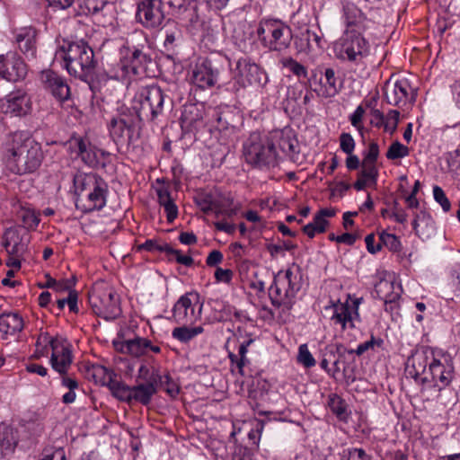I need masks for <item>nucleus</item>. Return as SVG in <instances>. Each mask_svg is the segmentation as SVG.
<instances>
[{"mask_svg":"<svg viewBox=\"0 0 460 460\" xmlns=\"http://www.w3.org/2000/svg\"><path fill=\"white\" fill-rule=\"evenodd\" d=\"M346 29L342 36L333 44V53L337 59L352 65H361L370 55L371 46L363 36L367 29L364 13L354 4L344 6Z\"/></svg>","mask_w":460,"mask_h":460,"instance_id":"f257e3e1","label":"nucleus"},{"mask_svg":"<svg viewBox=\"0 0 460 460\" xmlns=\"http://www.w3.org/2000/svg\"><path fill=\"white\" fill-rule=\"evenodd\" d=\"M3 152L10 171L20 175L37 171L44 158L40 144L25 131L6 136Z\"/></svg>","mask_w":460,"mask_h":460,"instance_id":"f03ea898","label":"nucleus"},{"mask_svg":"<svg viewBox=\"0 0 460 460\" xmlns=\"http://www.w3.org/2000/svg\"><path fill=\"white\" fill-rule=\"evenodd\" d=\"M63 58L67 72L83 81H87L92 75L94 66L93 49L84 40L64 41L56 53Z\"/></svg>","mask_w":460,"mask_h":460,"instance_id":"7ed1b4c3","label":"nucleus"},{"mask_svg":"<svg viewBox=\"0 0 460 460\" xmlns=\"http://www.w3.org/2000/svg\"><path fill=\"white\" fill-rule=\"evenodd\" d=\"M243 155L247 164L268 169L277 164L278 152L269 137L252 132L243 144Z\"/></svg>","mask_w":460,"mask_h":460,"instance_id":"20e7f679","label":"nucleus"},{"mask_svg":"<svg viewBox=\"0 0 460 460\" xmlns=\"http://www.w3.org/2000/svg\"><path fill=\"white\" fill-rule=\"evenodd\" d=\"M300 288L301 274L297 267L279 271L270 288V297L272 305L290 309Z\"/></svg>","mask_w":460,"mask_h":460,"instance_id":"39448f33","label":"nucleus"},{"mask_svg":"<svg viewBox=\"0 0 460 460\" xmlns=\"http://www.w3.org/2000/svg\"><path fill=\"white\" fill-rule=\"evenodd\" d=\"M257 36L263 48L273 52H284L291 44L292 31L277 19H264L259 22Z\"/></svg>","mask_w":460,"mask_h":460,"instance_id":"423d86ee","label":"nucleus"},{"mask_svg":"<svg viewBox=\"0 0 460 460\" xmlns=\"http://www.w3.org/2000/svg\"><path fill=\"white\" fill-rule=\"evenodd\" d=\"M359 300L356 299L351 304L345 302H332L324 307L325 314L329 317L332 326H340L342 331L355 328V322L359 319Z\"/></svg>","mask_w":460,"mask_h":460,"instance_id":"0eeeda50","label":"nucleus"},{"mask_svg":"<svg viewBox=\"0 0 460 460\" xmlns=\"http://www.w3.org/2000/svg\"><path fill=\"white\" fill-rule=\"evenodd\" d=\"M164 93L159 86L144 89L135 101L134 109L140 119H154L163 111Z\"/></svg>","mask_w":460,"mask_h":460,"instance_id":"6e6552de","label":"nucleus"},{"mask_svg":"<svg viewBox=\"0 0 460 460\" xmlns=\"http://www.w3.org/2000/svg\"><path fill=\"white\" fill-rule=\"evenodd\" d=\"M429 372L434 387L442 391L450 385L454 379L455 367L450 354L444 351L432 352V360L429 363Z\"/></svg>","mask_w":460,"mask_h":460,"instance_id":"1a4fd4ad","label":"nucleus"},{"mask_svg":"<svg viewBox=\"0 0 460 460\" xmlns=\"http://www.w3.org/2000/svg\"><path fill=\"white\" fill-rule=\"evenodd\" d=\"M203 304L197 293L181 296L172 308V319L179 324H192L200 319Z\"/></svg>","mask_w":460,"mask_h":460,"instance_id":"9d476101","label":"nucleus"},{"mask_svg":"<svg viewBox=\"0 0 460 460\" xmlns=\"http://www.w3.org/2000/svg\"><path fill=\"white\" fill-rule=\"evenodd\" d=\"M234 78L242 87H264L269 81L266 72L247 58H240L236 62Z\"/></svg>","mask_w":460,"mask_h":460,"instance_id":"9b49d317","label":"nucleus"},{"mask_svg":"<svg viewBox=\"0 0 460 460\" xmlns=\"http://www.w3.org/2000/svg\"><path fill=\"white\" fill-rule=\"evenodd\" d=\"M68 148L72 154H75L82 161L91 167H105L109 154L93 146L87 140L82 137H73L68 142Z\"/></svg>","mask_w":460,"mask_h":460,"instance_id":"f8f14e48","label":"nucleus"},{"mask_svg":"<svg viewBox=\"0 0 460 460\" xmlns=\"http://www.w3.org/2000/svg\"><path fill=\"white\" fill-rule=\"evenodd\" d=\"M121 79L126 84L137 74L139 66L146 62V56L137 48L123 45L119 49Z\"/></svg>","mask_w":460,"mask_h":460,"instance_id":"ddd939ff","label":"nucleus"},{"mask_svg":"<svg viewBox=\"0 0 460 460\" xmlns=\"http://www.w3.org/2000/svg\"><path fill=\"white\" fill-rule=\"evenodd\" d=\"M28 68L22 58L15 53L0 55V75L10 82L23 80Z\"/></svg>","mask_w":460,"mask_h":460,"instance_id":"4468645a","label":"nucleus"},{"mask_svg":"<svg viewBox=\"0 0 460 460\" xmlns=\"http://www.w3.org/2000/svg\"><path fill=\"white\" fill-rule=\"evenodd\" d=\"M162 0H142L137 6V17L146 28L160 26L164 19Z\"/></svg>","mask_w":460,"mask_h":460,"instance_id":"2eb2a0df","label":"nucleus"},{"mask_svg":"<svg viewBox=\"0 0 460 460\" xmlns=\"http://www.w3.org/2000/svg\"><path fill=\"white\" fill-rule=\"evenodd\" d=\"M218 71L208 59L199 61L193 67L190 75V82L200 89H208L214 86L217 81Z\"/></svg>","mask_w":460,"mask_h":460,"instance_id":"dca6fc26","label":"nucleus"},{"mask_svg":"<svg viewBox=\"0 0 460 460\" xmlns=\"http://www.w3.org/2000/svg\"><path fill=\"white\" fill-rule=\"evenodd\" d=\"M40 81L45 90L49 92L58 102H65L70 97V88L64 77L52 70L41 72Z\"/></svg>","mask_w":460,"mask_h":460,"instance_id":"f3484780","label":"nucleus"},{"mask_svg":"<svg viewBox=\"0 0 460 460\" xmlns=\"http://www.w3.org/2000/svg\"><path fill=\"white\" fill-rule=\"evenodd\" d=\"M72 361V352L66 341L60 339L59 341H55L50 358L52 368L59 373L62 377L66 376V374L71 367Z\"/></svg>","mask_w":460,"mask_h":460,"instance_id":"a211bd4d","label":"nucleus"},{"mask_svg":"<svg viewBox=\"0 0 460 460\" xmlns=\"http://www.w3.org/2000/svg\"><path fill=\"white\" fill-rule=\"evenodd\" d=\"M411 91V87L408 79L389 80L385 84V96L389 104L402 106L408 102Z\"/></svg>","mask_w":460,"mask_h":460,"instance_id":"6ab92c4d","label":"nucleus"},{"mask_svg":"<svg viewBox=\"0 0 460 460\" xmlns=\"http://www.w3.org/2000/svg\"><path fill=\"white\" fill-rule=\"evenodd\" d=\"M158 383H163V378L158 372L154 371L146 384H140L128 390V398L147 405L157 392Z\"/></svg>","mask_w":460,"mask_h":460,"instance_id":"aec40b11","label":"nucleus"},{"mask_svg":"<svg viewBox=\"0 0 460 460\" xmlns=\"http://www.w3.org/2000/svg\"><path fill=\"white\" fill-rule=\"evenodd\" d=\"M31 110V97L22 89L10 93L6 96L5 112L15 116H23Z\"/></svg>","mask_w":460,"mask_h":460,"instance_id":"412c9836","label":"nucleus"},{"mask_svg":"<svg viewBox=\"0 0 460 460\" xmlns=\"http://www.w3.org/2000/svg\"><path fill=\"white\" fill-rule=\"evenodd\" d=\"M101 286L98 284L94 288L93 294L91 297L93 300V307L95 314L103 318L105 321H113L115 318L113 309L115 307L112 302L113 292L111 290L107 294L100 293Z\"/></svg>","mask_w":460,"mask_h":460,"instance_id":"4be33fe9","label":"nucleus"},{"mask_svg":"<svg viewBox=\"0 0 460 460\" xmlns=\"http://www.w3.org/2000/svg\"><path fill=\"white\" fill-rule=\"evenodd\" d=\"M269 138L273 141L274 146L288 156H293L298 153V142L290 128L273 131Z\"/></svg>","mask_w":460,"mask_h":460,"instance_id":"5701e85b","label":"nucleus"},{"mask_svg":"<svg viewBox=\"0 0 460 460\" xmlns=\"http://www.w3.org/2000/svg\"><path fill=\"white\" fill-rule=\"evenodd\" d=\"M105 204L104 190L96 183V189L86 193H82L80 198H75V206L84 212H91L102 208Z\"/></svg>","mask_w":460,"mask_h":460,"instance_id":"b1692460","label":"nucleus"},{"mask_svg":"<svg viewBox=\"0 0 460 460\" xmlns=\"http://www.w3.org/2000/svg\"><path fill=\"white\" fill-rule=\"evenodd\" d=\"M36 36V30L32 27L20 28L15 31V40L19 49L27 57H35Z\"/></svg>","mask_w":460,"mask_h":460,"instance_id":"393cba45","label":"nucleus"},{"mask_svg":"<svg viewBox=\"0 0 460 460\" xmlns=\"http://www.w3.org/2000/svg\"><path fill=\"white\" fill-rule=\"evenodd\" d=\"M113 371L102 365H93L87 369V377L93 379L95 384L107 385L112 396L115 397V382Z\"/></svg>","mask_w":460,"mask_h":460,"instance_id":"a878e982","label":"nucleus"},{"mask_svg":"<svg viewBox=\"0 0 460 460\" xmlns=\"http://www.w3.org/2000/svg\"><path fill=\"white\" fill-rule=\"evenodd\" d=\"M23 329V320L14 313L0 315V338L6 340L8 336H13Z\"/></svg>","mask_w":460,"mask_h":460,"instance_id":"bb28decb","label":"nucleus"},{"mask_svg":"<svg viewBox=\"0 0 460 460\" xmlns=\"http://www.w3.org/2000/svg\"><path fill=\"white\" fill-rule=\"evenodd\" d=\"M149 345L150 341L140 337H135L125 341L117 340V350L133 357L142 356Z\"/></svg>","mask_w":460,"mask_h":460,"instance_id":"cd10ccee","label":"nucleus"},{"mask_svg":"<svg viewBox=\"0 0 460 460\" xmlns=\"http://www.w3.org/2000/svg\"><path fill=\"white\" fill-rule=\"evenodd\" d=\"M3 244L9 256L21 257L27 249L22 238L13 229L5 231Z\"/></svg>","mask_w":460,"mask_h":460,"instance_id":"c85d7f7f","label":"nucleus"},{"mask_svg":"<svg viewBox=\"0 0 460 460\" xmlns=\"http://www.w3.org/2000/svg\"><path fill=\"white\" fill-rule=\"evenodd\" d=\"M394 289V283L392 281L382 279L376 285V292L377 296L384 300L385 310H388V305L391 310L394 308V304L399 299L400 295L397 292H390Z\"/></svg>","mask_w":460,"mask_h":460,"instance_id":"c756f323","label":"nucleus"},{"mask_svg":"<svg viewBox=\"0 0 460 460\" xmlns=\"http://www.w3.org/2000/svg\"><path fill=\"white\" fill-rule=\"evenodd\" d=\"M97 178L92 173H77L74 177V187L76 198H80L82 193L96 189Z\"/></svg>","mask_w":460,"mask_h":460,"instance_id":"7c9ffc66","label":"nucleus"},{"mask_svg":"<svg viewBox=\"0 0 460 460\" xmlns=\"http://www.w3.org/2000/svg\"><path fill=\"white\" fill-rule=\"evenodd\" d=\"M16 431L9 426L0 427V449L3 452H13L17 445Z\"/></svg>","mask_w":460,"mask_h":460,"instance_id":"2f4dec72","label":"nucleus"},{"mask_svg":"<svg viewBox=\"0 0 460 460\" xmlns=\"http://www.w3.org/2000/svg\"><path fill=\"white\" fill-rule=\"evenodd\" d=\"M183 324L181 327L174 328L172 332V338L181 342L187 343L204 332V328L201 325L195 327Z\"/></svg>","mask_w":460,"mask_h":460,"instance_id":"473e14b6","label":"nucleus"},{"mask_svg":"<svg viewBox=\"0 0 460 460\" xmlns=\"http://www.w3.org/2000/svg\"><path fill=\"white\" fill-rule=\"evenodd\" d=\"M17 217L22 220L23 227L28 230L35 229L39 223V214L31 208L22 207L17 212Z\"/></svg>","mask_w":460,"mask_h":460,"instance_id":"72a5a7b5","label":"nucleus"},{"mask_svg":"<svg viewBox=\"0 0 460 460\" xmlns=\"http://www.w3.org/2000/svg\"><path fill=\"white\" fill-rule=\"evenodd\" d=\"M59 338H52L47 332L40 333L36 341L35 355L37 358L44 357L48 354L49 347L53 351L55 341H59Z\"/></svg>","mask_w":460,"mask_h":460,"instance_id":"f704fd0d","label":"nucleus"},{"mask_svg":"<svg viewBox=\"0 0 460 460\" xmlns=\"http://www.w3.org/2000/svg\"><path fill=\"white\" fill-rule=\"evenodd\" d=\"M321 41L320 36L309 28L302 31L299 37V43L297 48L299 51L309 50L313 48V43L319 45Z\"/></svg>","mask_w":460,"mask_h":460,"instance_id":"c9c22d12","label":"nucleus"},{"mask_svg":"<svg viewBox=\"0 0 460 460\" xmlns=\"http://www.w3.org/2000/svg\"><path fill=\"white\" fill-rule=\"evenodd\" d=\"M279 63L283 67L288 69L294 75L298 78H306L308 75L307 69L305 66L298 63L296 59L290 57L282 58Z\"/></svg>","mask_w":460,"mask_h":460,"instance_id":"e433bc0d","label":"nucleus"},{"mask_svg":"<svg viewBox=\"0 0 460 460\" xmlns=\"http://www.w3.org/2000/svg\"><path fill=\"white\" fill-rule=\"evenodd\" d=\"M378 168L376 164L362 162L361 163V170L358 175L370 183L373 187H375L377 183L378 178Z\"/></svg>","mask_w":460,"mask_h":460,"instance_id":"4c0bfd02","label":"nucleus"},{"mask_svg":"<svg viewBox=\"0 0 460 460\" xmlns=\"http://www.w3.org/2000/svg\"><path fill=\"white\" fill-rule=\"evenodd\" d=\"M324 77L326 80L325 83V93H323L324 97H332L335 96L340 88L337 86V78L336 73L333 68H326L324 71Z\"/></svg>","mask_w":460,"mask_h":460,"instance_id":"58836bf2","label":"nucleus"},{"mask_svg":"<svg viewBox=\"0 0 460 460\" xmlns=\"http://www.w3.org/2000/svg\"><path fill=\"white\" fill-rule=\"evenodd\" d=\"M162 249L170 260H174L178 263L187 267H190L193 264V259L190 256L181 254L179 250L173 249L168 243H164V247Z\"/></svg>","mask_w":460,"mask_h":460,"instance_id":"ea45409f","label":"nucleus"},{"mask_svg":"<svg viewBox=\"0 0 460 460\" xmlns=\"http://www.w3.org/2000/svg\"><path fill=\"white\" fill-rule=\"evenodd\" d=\"M181 39V31L176 24H173L172 28L165 30L164 48L166 50H172L176 45V42Z\"/></svg>","mask_w":460,"mask_h":460,"instance_id":"a19ab883","label":"nucleus"},{"mask_svg":"<svg viewBox=\"0 0 460 460\" xmlns=\"http://www.w3.org/2000/svg\"><path fill=\"white\" fill-rule=\"evenodd\" d=\"M409 155V148L399 141H394L386 152L388 160H396Z\"/></svg>","mask_w":460,"mask_h":460,"instance_id":"79ce46f5","label":"nucleus"},{"mask_svg":"<svg viewBox=\"0 0 460 460\" xmlns=\"http://www.w3.org/2000/svg\"><path fill=\"white\" fill-rule=\"evenodd\" d=\"M329 407L331 411L339 418L346 417V404L344 401L337 394H332L329 398Z\"/></svg>","mask_w":460,"mask_h":460,"instance_id":"37998d69","label":"nucleus"},{"mask_svg":"<svg viewBox=\"0 0 460 460\" xmlns=\"http://www.w3.org/2000/svg\"><path fill=\"white\" fill-rule=\"evenodd\" d=\"M62 385L68 388V392L63 395L62 401L64 403H72L75 400V389L78 387V383L71 376H63Z\"/></svg>","mask_w":460,"mask_h":460,"instance_id":"c03bdc74","label":"nucleus"},{"mask_svg":"<svg viewBox=\"0 0 460 460\" xmlns=\"http://www.w3.org/2000/svg\"><path fill=\"white\" fill-rule=\"evenodd\" d=\"M381 246L387 247L390 251L397 252L401 249V242L398 237L393 234L385 232L381 233L379 236Z\"/></svg>","mask_w":460,"mask_h":460,"instance_id":"a18cd8bd","label":"nucleus"},{"mask_svg":"<svg viewBox=\"0 0 460 460\" xmlns=\"http://www.w3.org/2000/svg\"><path fill=\"white\" fill-rule=\"evenodd\" d=\"M297 361L305 367H312L315 365V359L309 351L306 344H301L299 346Z\"/></svg>","mask_w":460,"mask_h":460,"instance_id":"49530a36","label":"nucleus"},{"mask_svg":"<svg viewBox=\"0 0 460 460\" xmlns=\"http://www.w3.org/2000/svg\"><path fill=\"white\" fill-rule=\"evenodd\" d=\"M253 341H254L253 339H248V340L243 341L239 346L238 371L241 375H243V367L246 365V363H248V359L246 358V354L248 352V348L252 343H253Z\"/></svg>","mask_w":460,"mask_h":460,"instance_id":"de8ad7c7","label":"nucleus"},{"mask_svg":"<svg viewBox=\"0 0 460 460\" xmlns=\"http://www.w3.org/2000/svg\"><path fill=\"white\" fill-rule=\"evenodd\" d=\"M234 116L230 112H223L217 118V128L219 130H229L234 132L236 126L234 124Z\"/></svg>","mask_w":460,"mask_h":460,"instance_id":"09e8293b","label":"nucleus"},{"mask_svg":"<svg viewBox=\"0 0 460 460\" xmlns=\"http://www.w3.org/2000/svg\"><path fill=\"white\" fill-rule=\"evenodd\" d=\"M400 112L396 110H391L385 115V122L384 128L386 132L393 134L399 122Z\"/></svg>","mask_w":460,"mask_h":460,"instance_id":"8fccbe9b","label":"nucleus"},{"mask_svg":"<svg viewBox=\"0 0 460 460\" xmlns=\"http://www.w3.org/2000/svg\"><path fill=\"white\" fill-rule=\"evenodd\" d=\"M379 156V146L376 142L371 141L366 151L363 153L362 162L376 164Z\"/></svg>","mask_w":460,"mask_h":460,"instance_id":"3c124183","label":"nucleus"},{"mask_svg":"<svg viewBox=\"0 0 460 460\" xmlns=\"http://www.w3.org/2000/svg\"><path fill=\"white\" fill-rule=\"evenodd\" d=\"M182 22L186 24L195 26V24L199 21V15L197 13V9L194 5L190 4L184 11L181 13V16H178Z\"/></svg>","mask_w":460,"mask_h":460,"instance_id":"603ef678","label":"nucleus"},{"mask_svg":"<svg viewBox=\"0 0 460 460\" xmlns=\"http://www.w3.org/2000/svg\"><path fill=\"white\" fill-rule=\"evenodd\" d=\"M162 3L167 4L177 17L190 4L187 0H162Z\"/></svg>","mask_w":460,"mask_h":460,"instance_id":"864d4df0","label":"nucleus"},{"mask_svg":"<svg viewBox=\"0 0 460 460\" xmlns=\"http://www.w3.org/2000/svg\"><path fill=\"white\" fill-rule=\"evenodd\" d=\"M342 460H371V457L362 448H349L344 451Z\"/></svg>","mask_w":460,"mask_h":460,"instance_id":"5fc2aeb1","label":"nucleus"},{"mask_svg":"<svg viewBox=\"0 0 460 460\" xmlns=\"http://www.w3.org/2000/svg\"><path fill=\"white\" fill-rule=\"evenodd\" d=\"M355 140L349 133H341L340 136V147L347 155L353 153L355 149Z\"/></svg>","mask_w":460,"mask_h":460,"instance_id":"6e6d98bb","label":"nucleus"},{"mask_svg":"<svg viewBox=\"0 0 460 460\" xmlns=\"http://www.w3.org/2000/svg\"><path fill=\"white\" fill-rule=\"evenodd\" d=\"M383 344V340L376 339L373 335L369 341H364L358 345L355 353L361 356L369 349H374L376 346L380 347Z\"/></svg>","mask_w":460,"mask_h":460,"instance_id":"4d7b16f0","label":"nucleus"},{"mask_svg":"<svg viewBox=\"0 0 460 460\" xmlns=\"http://www.w3.org/2000/svg\"><path fill=\"white\" fill-rule=\"evenodd\" d=\"M433 196L435 200L440 204L444 211H449L451 207L450 201L447 198L444 190L439 186H434Z\"/></svg>","mask_w":460,"mask_h":460,"instance_id":"13d9d810","label":"nucleus"},{"mask_svg":"<svg viewBox=\"0 0 460 460\" xmlns=\"http://www.w3.org/2000/svg\"><path fill=\"white\" fill-rule=\"evenodd\" d=\"M365 114L364 108L359 105L356 108L353 113L349 116L351 125L356 128L359 132L363 130L362 119Z\"/></svg>","mask_w":460,"mask_h":460,"instance_id":"bf43d9fd","label":"nucleus"},{"mask_svg":"<svg viewBox=\"0 0 460 460\" xmlns=\"http://www.w3.org/2000/svg\"><path fill=\"white\" fill-rule=\"evenodd\" d=\"M161 377L163 378V383H158V385L164 387V390L170 396H176L179 394V386L171 379L169 376H161Z\"/></svg>","mask_w":460,"mask_h":460,"instance_id":"052dcab7","label":"nucleus"},{"mask_svg":"<svg viewBox=\"0 0 460 460\" xmlns=\"http://www.w3.org/2000/svg\"><path fill=\"white\" fill-rule=\"evenodd\" d=\"M428 365V356L425 353H419L412 359V366L416 374L424 373Z\"/></svg>","mask_w":460,"mask_h":460,"instance_id":"680f3d73","label":"nucleus"},{"mask_svg":"<svg viewBox=\"0 0 460 460\" xmlns=\"http://www.w3.org/2000/svg\"><path fill=\"white\" fill-rule=\"evenodd\" d=\"M160 206L164 208L166 213L167 221L172 223L178 216V208L173 199Z\"/></svg>","mask_w":460,"mask_h":460,"instance_id":"e2e57ef3","label":"nucleus"},{"mask_svg":"<svg viewBox=\"0 0 460 460\" xmlns=\"http://www.w3.org/2000/svg\"><path fill=\"white\" fill-rule=\"evenodd\" d=\"M233 271L229 269L217 268L215 271V279L217 282L230 283L233 279Z\"/></svg>","mask_w":460,"mask_h":460,"instance_id":"0e129e2a","label":"nucleus"},{"mask_svg":"<svg viewBox=\"0 0 460 460\" xmlns=\"http://www.w3.org/2000/svg\"><path fill=\"white\" fill-rule=\"evenodd\" d=\"M371 119L370 123L376 128H384L385 122V116L378 109H372L370 111Z\"/></svg>","mask_w":460,"mask_h":460,"instance_id":"69168bd1","label":"nucleus"},{"mask_svg":"<svg viewBox=\"0 0 460 460\" xmlns=\"http://www.w3.org/2000/svg\"><path fill=\"white\" fill-rule=\"evenodd\" d=\"M156 194L160 205L172 200L169 187L164 184L156 188Z\"/></svg>","mask_w":460,"mask_h":460,"instance_id":"338daca9","label":"nucleus"},{"mask_svg":"<svg viewBox=\"0 0 460 460\" xmlns=\"http://www.w3.org/2000/svg\"><path fill=\"white\" fill-rule=\"evenodd\" d=\"M222 261H223L222 252L218 250H213L208 255V257L206 259V263L208 266L213 267V266H216V265L219 264L220 262H222Z\"/></svg>","mask_w":460,"mask_h":460,"instance_id":"774afa93","label":"nucleus"}]
</instances>
